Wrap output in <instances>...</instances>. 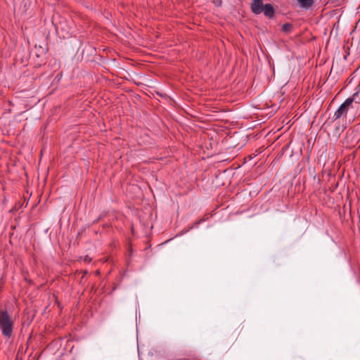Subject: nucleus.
Listing matches in <instances>:
<instances>
[{
  "label": "nucleus",
  "mask_w": 360,
  "mask_h": 360,
  "mask_svg": "<svg viewBox=\"0 0 360 360\" xmlns=\"http://www.w3.org/2000/svg\"><path fill=\"white\" fill-rule=\"evenodd\" d=\"M360 101L358 93H355L352 97L347 98L343 103L340 105L338 109L334 113V119L338 120L342 117H347V114L352 110H358Z\"/></svg>",
  "instance_id": "1"
},
{
  "label": "nucleus",
  "mask_w": 360,
  "mask_h": 360,
  "mask_svg": "<svg viewBox=\"0 0 360 360\" xmlns=\"http://www.w3.org/2000/svg\"><path fill=\"white\" fill-rule=\"evenodd\" d=\"M0 328L6 338H11L13 334V321L8 311L0 309Z\"/></svg>",
  "instance_id": "2"
},
{
  "label": "nucleus",
  "mask_w": 360,
  "mask_h": 360,
  "mask_svg": "<svg viewBox=\"0 0 360 360\" xmlns=\"http://www.w3.org/2000/svg\"><path fill=\"white\" fill-rule=\"evenodd\" d=\"M250 8L251 11L256 14H260L262 12L263 0H251Z\"/></svg>",
  "instance_id": "3"
},
{
  "label": "nucleus",
  "mask_w": 360,
  "mask_h": 360,
  "mask_svg": "<svg viewBox=\"0 0 360 360\" xmlns=\"http://www.w3.org/2000/svg\"><path fill=\"white\" fill-rule=\"evenodd\" d=\"M262 12L264 15L269 18L274 17L275 13V10L274 6L270 4H266L262 6Z\"/></svg>",
  "instance_id": "4"
},
{
  "label": "nucleus",
  "mask_w": 360,
  "mask_h": 360,
  "mask_svg": "<svg viewBox=\"0 0 360 360\" xmlns=\"http://www.w3.org/2000/svg\"><path fill=\"white\" fill-rule=\"evenodd\" d=\"M300 4V6L303 8L308 9L312 6L314 3V0H297Z\"/></svg>",
  "instance_id": "5"
},
{
  "label": "nucleus",
  "mask_w": 360,
  "mask_h": 360,
  "mask_svg": "<svg viewBox=\"0 0 360 360\" xmlns=\"http://www.w3.org/2000/svg\"><path fill=\"white\" fill-rule=\"evenodd\" d=\"M292 29V25L290 22L285 23L282 26V31H283L285 32H291Z\"/></svg>",
  "instance_id": "6"
},
{
  "label": "nucleus",
  "mask_w": 360,
  "mask_h": 360,
  "mask_svg": "<svg viewBox=\"0 0 360 360\" xmlns=\"http://www.w3.org/2000/svg\"><path fill=\"white\" fill-rule=\"evenodd\" d=\"M85 262H90L91 261V258H90L89 256H86L84 259Z\"/></svg>",
  "instance_id": "7"
},
{
  "label": "nucleus",
  "mask_w": 360,
  "mask_h": 360,
  "mask_svg": "<svg viewBox=\"0 0 360 360\" xmlns=\"http://www.w3.org/2000/svg\"><path fill=\"white\" fill-rule=\"evenodd\" d=\"M204 221V219H201V220H200V221H196V222L195 223V225H198L199 224H200V223H201L202 221Z\"/></svg>",
  "instance_id": "8"
},
{
  "label": "nucleus",
  "mask_w": 360,
  "mask_h": 360,
  "mask_svg": "<svg viewBox=\"0 0 360 360\" xmlns=\"http://www.w3.org/2000/svg\"><path fill=\"white\" fill-rule=\"evenodd\" d=\"M131 232H132V233H134V226H131Z\"/></svg>",
  "instance_id": "9"
},
{
  "label": "nucleus",
  "mask_w": 360,
  "mask_h": 360,
  "mask_svg": "<svg viewBox=\"0 0 360 360\" xmlns=\"http://www.w3.org/2000/svg\"><path fill=\"white\" fill-rule=\"evenodd\" d=\"M355 115H356V112H354V113L352 112V115H353V116H354Z\"/></svg>",
  "instance_id": "10"
}]
</instances>
